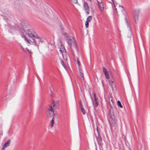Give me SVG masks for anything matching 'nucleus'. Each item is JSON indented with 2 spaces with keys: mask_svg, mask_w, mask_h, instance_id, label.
<instances>
[{
  "mask_svg": "<svg viewBox=\"0 0 150 150\" xmlns=\"http://www.w3.org/2000/svg\"><path fill=\"white\" fill-rule=\"evenodd\" d=\"M63 34L67 38V43L70 47L71 53L74 55V50H76L77 52H78V49L74 38L68 35L66 33H64Z\"/></svg>",
  "mask_w": 150,
  "mask_h": 150,
  "instance_id": "1",
  "label": "nucleus"
},
{
  "mask_svg": "<svg viewBox=\"0 0 150 150\" xmlns=\"http://www.w3.org/2000/svg\"><path fill=\"white\" fill-rule=\"evenodd\" d=\"M109 121L111 130H112L117 129V126L116 120L114 118L110 116Z\"/></svg>",
  "mask_w": 150,
  "mask_h": 150,
  "instance_id": "2",
  "label": "nucleus"
},
{
  "mask_svg": "<svg viewBox=\"0 0 150 150\" xmlns=\"http://www.w3.org/2000/svg\"><path fill=\"white\" fill-rule=\"evenodd\" d=\"M55 114L54 113L53 109L51 105H50V108L48 109V111L47 114V116L48 117H54Z\"/></svg>",
  "mask_w": 150,
  "mask_h": 150,
  "instance_id": "3",
  "label": "nucleus"
},
{
  "mask_svg": "<svg viewBox=\"0 0 150 150\" xmlns=\"http://www.w3.org/2000/svg\"><path fill=\"white\" fill-rule=\"evenodd\" d=\"M26 33H27V35L29 37H31V35L34 37L38 36V35L36 33L33 31L29 29V30H28Z\"/></svg>",
  "mask_w": 150,
  "mask_h": 150,
  "instance_id": "4",
  "label": "nucleus"
},
{
  "mask_svg": "<svg viewBox=\"0 0 150 150\" xmlns=\"http://www.w3.org/2000/svg\"><path fill=\"white\" fill-rule=\"evenodd\" d=\"M96 137L98 144L100 146L102 147L103 144L102 143V138L101 135L100 134H99L96 136Z\"/></svg>",
  "mask_w": 150,
  "mask_h": 150,
  "instance_id": "5",
  "label": "nucleus"
},
{
  "mask_svg": "<svg viewBox=\"0 0 150 150\" xmlns=\"http://www.w3.org/2000/svg\"><path fill=\"white\" fill-rule=\"evenodd\" d=\"M25 40L28 43L31 45H36L35 40L32 37H29V39H26V40Z\"/></svg>",
  "mask_w": 150,
  "mask_h": 150,
  "instance_id": "6",
  "label": "nucleus"
},
{
  "mask_svg": "<svg viewBox=\"0 0 150 150\" xmlns=\"http://www.w3.org/2000/svg\"><path fill=\"white\" fill-rule=\"evenodd\" d=\"M94 100H92V102L94 107H97L98 105V102L97 101V99L96 98V96L95 93H94Z\"/></svg>",
  "mask_w": 150,
  "mask_h": 150,
  "instance_id": "7",
  "label": "nucleus"
},
{
  "mask_svg": "<svg viewBox=\"0 0 150 150\" xmlns=\"http://www.w3.org/2000/svg\"><path fill=\"white\" fill-rule=\"evenodd\" d=\"M26 31H25L23 29H21L20 30V33L22 36V38H25V40H26V38L25 35L27 34Z\"/></svg>",
  "mask_w": 150,
  "mask_h": 150,
  "instance_id": "8",
  "label": "nucleus"
},
{
  "mask_svg": "<svg viewBox=\"0 0 150 150\" xmlns=\"http://www.w3.org/2000/svg\"><path fill=\"white\" fill-rule=\"evenodd\" d=\"M51 105L52 106L53 110L56 108H58L59 104L58 101H57L55 102H53L52 103V104Z\"/></svg>",
  "mask_w": 150,
  "mask_h": 150,
  "instance_id": "9",
  "label": "nucleus"
},
{
  "mask_svg": "<svg viewBox=\"0 0 150 150\" xmlns=\"http://www.w3.org/2000/svg\"><path fill=\"white\" fill-rule=\"evenodd\" d=\"M11 143V140L8 139L7 142H6L4 144L3 146L2 147V149H4L5 148L8 146Z\"/></svg>",
  "mask_w": 150,
  "mask_h": 150,
  "instance_id": "10",
  "label": "nucleus"
},
{
  "mask_svg": "<svg viewBox=\"0 0 150 150\" xmlns=\"http://www.w3.org/2000/svg\"><path fill=\"white\" fill-rule=\"evenodd\" d=\"M114 81V79L110 80L109 81V83L110 85L112 90H114V88L115 87V86L114 85L113 83Z\"/></svg>",
  "mask_w": 150,
  "mask_h": 150,
  "instance_id": "11",
  "label": "nucleus"
},
{
  "mask_svg": "<svg viewBox=\"0 0 150 150\" xmlns=\"http://www.w3.org/2000/svg\"><path fill=\"white\" fill-rule=\"evenodd\" d=\"M138 16H139V14L138 13H136L134 15V20L135 22L136 23H138Z\"/></svg>",
  "mask_w": 150,
  "mask_h": 150,
  "instance_id": "12",
  "label": "nucleus"
},
{
  "mask_svg": "<svg viewBox=\"0 0 150 150\" xmlns=\"http://www.w3.org/2000/svg\"><path fill=\"white\" fill-rule=\"evenodd\" d=\"M79 71L80 72V75L81 77L82 78V79L84 81H85V79L84 77L83 74L82 73V70L80 69L79 67Z\"/></svg>",
  "mask_w": 150,
  "mask_h": 150,
  "instance_id": "13",
  "label": "nucleus"
},
{
  "mask_svg": "<svg viewBox=\"0 0 150 150\" xmlns=\"http://www.w3.org/2000/svg\"><path fill=\"white\" fill-rule=\"evenodd\" d=\"M97 2L98 3V6H99V8L100 9H103L104 8V5L103 3L102 2H99L98 1H97Z\"/></svg>",
  "mask_w": 150,
  "mask_h": 150,
  "instance_id": "14",
  "label": "nucleus"
},
{
  "mask_svg": "<svg viewBox=\"0 0 150 150\" xmlns=\"http://www.w3.org/2000/svg\"><path fill=\"white\" fill-rule=\"evenodd\" d=\"M112 1L113 2V3L114 4V2L113 0H112ZM114 4V6L115 7V9H117V8H118V9H120L124 8L122 6H120V5L118 6V5H117V6H116L115 4Z\"/></svg>",
  "mask_w": 150,
  "mask_h": 150,
  "instance_id": "15",
  "label": "nucleus"
},
{
  "mask_svg": "<svg viewBox=\"0 0 150 150\" xmlns=\"http://www.w3.org/2000/svg\"><path fill=\"white\" fill-rule=\"evenodd\" d=\"M83 6H84V8L85 9H88L89 8V6L87 4L86 2H84Z\"/></svg>",
  "mask_w": 150,
  "mask_h": 150,
  "instance_id": "16",
  "label": "nucleus"
},
{
  "mask_svg": "<svg viewBox=\"0 0 150 150\" xmlns=\"http://www.w3.org/2000/svg\"><path fill=\"white\" fill-rule=\"evenodd\" d=\"M92 17L91 16H89L88 18L87 19V20L86 21H87V22H90L91 21V20L92 19Z\"/></svg>",
  "mask_w": 150,
  "mask_h": 150,
  "instance_id": "17",
  "label": "nucleus"
},
{
  "mask_svg": "<svg viewBox=\"0 0 150 150\" xmlns=\"http://www.w3.org/2000/svg\"><path fill=\"white\" fill-rule=\"evenodd\" d=\"M54 118L52 117V120L51 121V127H52L54 125Z\"/></svg>",
  "mask_w": 150,
  "mask_h": 150,
  "instance_id": "18",
  "label": "nucleus"
},
{
  "mask_svg": "<svg viewBox=\"0 0 150 150\" xmlns=\"http://www.w3.org/2000/svg\"><path fill=\"white\" fill-rule=\"evenodd\" d=\"M117 105L119 107L121 108H123V106L122 105L120 102L119 100H118L117 101Z\"/></svg>",
  "mask_w": 150,
  "mask_h": 150,
  "instance_id": "19",
  "label": "nucleus"
},
{
  "mask_svg": "<svg viewBox=\"0 0 150 150\" xmlns=\"http://www.w3.org/2000/svg\"><path fill=\"white\" fill-rule=\"evenodd\" d=\"M103 71L104 74H105L106 73H107L108 71L104 67L103 68Z\"/></svg>",
  "mask_w": 150,
  "mask_h": 150,
  "instance_id": "20",
  "label": "nucleus"
},
{
  "mask_svg": "<svg viewBox=\"0 0 150 150\" xmlns=\"http://www.w3.org/2000/svg\"><path fill=\"white\" fill-rule=\"evenodd\" d=\"M52 10H47V11H46V13L47 14L49 15V13L50 12V13H51V12H52Z\"/></svg>",
  "mask_w": 150,
  "mask_h": 150,
  "instance_id": "21",
  "label": "nucleus"
},
{
  "mask_svg": "<svg viewBox=\"0 0 150 150\" xmlns=\"http://www.w3.org/2000/svg\"><path fill=\"white\" fill-rule=\"evenodd\" d=\"M104 74H105V76L106 77V78H107V79H109V76L108 72H107V73Z\"/></svg>",
  "mask_w": 150,
  "mask_h": 150,
  "instance_id": "22",
  "label": "nucleus"
},
{
  "mask_svg": "<svg viewBox=\"0 0 150 150\" xmlns=\"http://www.w3.org/2000/svg\"><path fill=\"white\" fill-rule=\"evenodd\" d=\"M81 108V111L82 112L83 114V115H85V111L84 109L83 108V107H82V108Z\"/></svg>",
  "mask_w": 150,
  "mask_h": 150,
  "instance_id": "23",
  "label": "nucleus"
},
{
  "mask_svg": "<svg viewBox=\"0 0 150 150\" xmlns=\"http://www.w3.org/2000/svg\"><path fill=\"white\" fill-rule=\"evenodd\" d=\"M35 37L36 38L38 39V41L39 42H42V41H41L40 38H39L38 35V36H37L36 37Z\"/></svg>",
  "mask_w": 150,
  "mask_h": 150,
  "instance_id": "24",
  "label": "nucleus"
},
{
  "mask_svg": "<svg viewBox=\"0 0 150 150\" xmlns=\"http://www.w3.org/2000/svg\"><path fill=\"white\" fill-rule=\"evenodd\" d=\"M61 63L62 64V65L64 67V68H65V67H66L65 65L64 62L63 61L61 60Z\"/></svg>",
  "mask_w": 150,
  "mask_h": 150,
  "instance_id": "25",
  "label": "nucleus"
},
{
  "mask_svg": "<svg viewBox=\"0 0 150 150\" xmlns=\"http://www.w3.org/2000/svg\"><path fill=\"white\" fill-rule=\"evenodd\" d=\"M71 1L74 4H76L77 3V0H71Z\"/></svg>",
  "mask_w": 150,
  "mask_h": 150,
  "instance_id": "26",
  "label": "nucleus"
},
{
  "mask_svg": "<svg viewBox=\"0 0 150 150\" xmlns=\"http://www.w3.org/2000/svg\"><path fill=\"white\" fill-rule=\"evenodd\" d=\"M89 22H87V21H86L85 23V26L86 28H87L89 25Z\"/></svg>",
  "mask_w": 150,
  "mask_h": 150,
  "instance_id": "27",
  "label": "nucleus"
},
{
  "mask_svg": "<svg viewBox=\"0 0 150 150\" xmlns=\"http://www.w3.org/2000/svg\"><path fill=\"white\" fill-rule=\"evenodd\" d=\"M77 63L79 66H81V64L80 63V62L79 61L78 59H77Z\"/></svg>",
  "mask_w": 150,
  "mask_h": 150,
  "instance_id": "28",
  "label": "nucleus"
},
{
  "mask_svg": "<svg viewBox=\"0 0 150 150\" xmlns=\"http://www.w3.org/2000/svg\"><path fill=\"white\" fill-rule=\"evenodd\" d=\"M28 52L30 53V54H32V52L31 51V50H29L28 49Z\"/></svg>",
  "mask_w": 150,
  "mask_h": 150,
  "instance_id": "29",
  "label": "nucleus"
},
{
  "mask_svg": "<svg viewBox=\"0 0 150 150\" xmlns=\"http://www.w3.org/2000/svg\"><path fill=\"white\" fill-rule=\"evenodd\" d=\"M128 27H129V23L128 22L126 23Z\"/></svg>",
  "mask_w": 150,
  "mask_h": 150,
  "instance_id": "30",
  "label": "nucleus"
},
{
  "mask_svg": "<svg viewBox=\"0 0 150 150\" xmlns=\"http://www.w3.org/2000/svg\"><path fill=\"white\" fill-rule=\"evenodd\" d=\"M97 132H98V135L99 134H100V133H99V131H98V129L97 127Z\"/></svg>",
  "mask_w": 150,
  "mask_h": 150,
  "instance_id": "31",
  "label": "nucleus"
},
{
  "mask_svg": "<svg viewBox=\"0 0 150 150\" xmlns=\"http://www.w3.org/2000/svg\"><path fill=\"white\" fill-rule=\"evenodd\" d=\"M80 104L81 108H82V107H83L82 105V104H81V102H80Z\"/></svg>",
  "mask_w": 150,
  "mask_h": 150,
  "instance_id": "32",
  "label": "nucleus"
},
{
  "mask_svg": "<svg viewBox=\"0 0 150 150\" xmlns=\"http://www.w3.org/2000/svg\"><path fill=\"white\" fill-rule=\"evenodd\" d=\"M125 20L126 23L127 22H128V21H127V18H125Z\"/></svg>",
  "mask_w": 150,
  "mask_h": 150,
  "instance_id": "33",
  "label": "nucleus"
},
{
  "mask_svg": "<svg viewBox=\"0 0 150 150\" xmlns=\"http://www.w3.org/2000/svg\"><path fill=\"white\" fill-rule=\"evenodd\" d=\"M3 132L2 131L0 132V134H1V135H2Z\"/></svg>",
  "mask_w": 150,
  "mask_h": 150,
  "instance_id": "34",
  "label": "nucleus"
},
{
  "mask_svg": "<svg viewBox=\"0 0 150 150\" xmlns=\"http://www.w3.org/2000/svg\"><path fill=\"white\" fill-rule=\"evenodd\" d=\"M86 13L88 14H89V12L88 11H87Z\"/></svg>",
  "mask_w": 150,
  "mask_h": 150,
  "instance_id": "35",
  "label": "nucleus"
},
{
  "mask_svg": "<svg viewBox=\"0 0 150 150\" xmlns=\"http://www.w3.org/2000/svg\"><path fill=\"white\" fill-rule=\"evenodd\" d=\"M21 47L22 49H23V48L21 46Z\"/></svg>",
  "mask_w": 150,
  "mask_h": 150,
  "instance_id": "36",
  "label": "nucleus"
},
{
  "mask_svg": "<svg viewBox=\"0 0 150 150\" xmlns=\"http://www.w3.org/2000/svg\"><path fill=\"white\" fill-rule=\"evenodd\" d=\"M0 150H4V149H2V148H1V149Z\"/></svg>",
  "mask_w": 150,
  "mask_h": 150,
  "instance_id": "37",
  "label": "nucleus"
},
{
  "mask_svg": "<svg viewBox=\"0 0 150 150\" xmlns=\"http://www.w3.org/2000/svg\"><path fill=\"white\" fill-rule=\"evenodd\" d=\"M63 29H63V28L61 29V30H63Z\"/></svg>",
  "mask_w": 150,
  "mask_h": 150,
  "instance_id": "38",
  "label": "nucleus"
},
{
  "mask_svg": "<svg viewBox=\"0 0 150 150\" xmlns=\"http://www.w3.org/2000/svg\"><path fill=\"white\" fill-rule=\"evenodd\" d=\"M124 11H125V10H122V11L123 12Z\"/></svg>",
  "mask_w": 150,
  "mask_h": 150,
  "instance_id": "39",
  "label": "nucleus"
},
{
  "mask_svg": "<svg viewBox=\"0 0 150 150\" xmlns=\"http://www.w3.org/2000/svg\"><path fill=\"white\" fill-rule=\"evenodd\" d=\"M50 8V9L51 8Z\"/></svg>",
  "mask_w": 150,
  "mask_h": 150,
  "instance_id": "40",
  "label": "nucleus"
},
{
  "mask_svg": "<svg viewBox=\"0 0 150 150\" xmlns=\"http://www.w3.org/2000/svg\"><path fill=\"white\" fill-rule=\"evenodd\" d=\"M89 1H91V0H89Z\"/></svg>",
  "mask_w": 150,
  "mask_h": 150,
  "instance_id": "41",
  "label": "nucleus"
}]
</instances>
